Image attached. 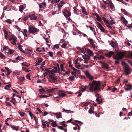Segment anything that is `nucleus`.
I'll return each mask as SVG.
<instances>
[{
    "instance_id": "obj_28",
    "label": "nucleus",
    "mask_w": 132,
    "mask_h": 132,
    "mask_svg": "<svg viewBox=\"0 0 132 132\" xmlns=\"http://www.w3.org/2000/svg\"><path fill=\"white\" fill-rule=\"evenodd\" d=\"M109 2L108 4L109 6L110 7L111 9H112L113 7V5L112 3L109 1H108Z\"/></svg>"
},
{
    "instance_id": "obj_37",
    "label": "nucleus",
    "mask_w": 132,
    "mask_h": 132,
    "mask_svg": "<svg viewBox=\"0 0 132 132\" xmlns=\"http://www.w3.org/2000/svg\"><path fill=\"white\" fill-rule=\"evenodd\" d=\"M103 57L101 56H100L99 55H97L96 56H95L94 57V59H101L102 58H103Z\"/></svg>"
},
{
    "instance_id": "obj_30",
    "label": "nucleus",
    "mask_w": 132,
    "mask_h": 132,
    "mask_svg": "<svg viewBox=\"0 0 132 132\" xmlns=\"http://www.w3.org/2000/svg\"><path fill=\"white\" fill-rule=\"evenodd\" d=\"M89 28L90 29V30L93 31V32L95 36L96 34L95 31V29L94 28L91 27L90 26H89Z\"/></svg>"
},
{
    "instance_id": "obj_33",
    "label": "nucleus",
    "mask_w": 132,
    "mask_h": 132,
    "mask_svg": "<svg viewBox=\"0 0 132 132\" xmlns=\"http://www.w3.org/2000/svg\"><path fill=\"white\" fill-rule=\"evenodd\" d=\"M54 68L55 69L56 71L58 73L60 74L61 73V70H60L59 67H58V68L56 67H55Z\"/></svg>"
},
{
    "instance_id": "obj_34",
    "label": "nucleus",
    "mask_w": 132,
    "mask_h": 132,
    "mask_svg": "<svg viewBox=\"0 0 132 132\" xmlns=\"http://www.w3.org/2000/svg\"><path fill=\"white\" fill-rule=\"evenodd\" d=\"M74 62L75 64V67L76 68H78L80 66V63H78V62L77 61V62H76L75 61Z\"/></svg>"
},
{
    "instance_id": "obj_63",
    "label": "nucleus",
    "mask_w": 132,
    "mask_h": 132,
    "mask_svg": "<svg viewBox=\"0 0 132 132\" xmlns=\"http://www.w3.org/2000/svg\"><path fill=\"white\" fill-rule=\"evenodd\" d=\"M26 77L29 80H30L31 79H30V77L29 75L27 74L26 76Z\"/></svg>"
},
{
    "instance_id": "obj_9",
    "label": "nucleus",
    "mask_w": 132,
    "mask_h": 132,
    "mask_svg": "<svg viewBox=\"0 0 132 132\" xmlns=\"http://www.w3.org/2000/svg\"><path fill=\"white\" fill-rule=\"evenodd\" d=\"M18 83L19 84L21 85L23 83L24 81L25 80L24 77L18 78Z\"/></svg>"
},
{
    "instance_id": "obj_14",
    "label": "nucleus",
    "mask_w": 132,
    "mask_h": 132,
    "mask_svg": "<svg viewBox=\"0 0 132 132\" xmlns=\"http://www.w3.org/2000/svg\"><path fill=\"white\" fill-rule=\"evenodd\" d=\"M55 72L54 70H49L48 71L47 74L49 76V77L54 75V72Z\"/></svg>"
},
{
    "instance_id": "obj_58",
    "label": "nucleus",
    "mask_w": 132,
    "mask_h": 132,
    "mask_svg": "<svg viewBox=\"0 0 132 132\" xmlns=\"http://www.w3.org/2000/svg\"><path fill=\"white\" fill-rule=\"evenodd\" d=\"M5 57L3 55L2 53L0 52V58L2 59H3Z\"/></svg>"
},
{
    "instance_id": "obj_26",
    "label": "nucleus",
    "mask_w": 132,
    "mask_h": 132,
    "mask_svg": "<svg viewBox=\"0 0 132 132\" xmlns=\"http://www.w3.org/2000/svg\"><path fill=\"white\" fill-rule=\"evenodd\" d=\"M113 54V52L111 51H110L109 53L106 55V56L109 58L111 57Z\"/></svg>"
},
{
    "instance_id": "obj_11",
    "label": "nucleus",
    "mask_w": 132,
    "mask_h": 132,
    "mask_svg": "<svg viewBox=\"0 0 132 132\" xmlns=\"http://www.w3.org/2000/svg\"><path fill=\"white\" fill-rule=\"evenodd\" d=\"M63 13L64 15L66 18H67V17L70 16L71 15L70 12L67 10H65L63 12Z\"/></svg>"
},
{
    "instance_id": "obj_54",
    "label": "nucleus",
    "mask_w": 132,
    "mask_h": 132,
    "mask_svg": "<svg viewBox=\"0 0 132 132\" xmlns=\"http://www.w3.org/2000/svg\"><path fill=\"white\" fill-rule=\"evenodd\" d=\"M67 46V44L66 43H64L62 44V47L63 48H65Z\"/></svg>"
},
{
    "instance_id": "obj_35",
    "label": "nucleus",
    "mask_w": 132,
    "mask_h": 132,
    "mask_svg": "<svg viewBox=\"0 0 132 132\" xmlns=\"http://www.w3.org/2000/svg\"><path fill=\"white\" fill-rule=\"evenodd\" d=\"M86 50L87 48H82L80 49L81 52L82 53H84V54L86 53Z\"/></svg>"
},
{
    "instance_id": "obj_7",
    "label": "nucleus",
    "mask_w": 132,
    "mask_h": 132,
    "mask_svg": "<svg viewBox=\"0 0 132 132\" xmlns=\"http://www.w3.org/2000/svg\"><path fill=\"white\" fill-rule=\"evenodd\" d=\"M125 72L126 75H128L131 73L130 68L128 65H126L125 66Z\"/></svg>"
},
{
    "instance_id": "obj_29",
    "label": "nucleus",
    "mask_w": 132,
    "mask_h": 132,
    "mask_svg": "<svg viewBox=\"0 0 132 132\" xmlns=\"http://www.w3.org/2000/svg\"><path fill=\"white\" fill-rule=\"evenodd\" d=\"M47 36H48V37H47V38H45V37H43V38L45 39V40L46 42L47 43V44L49 46H50V44H49L48 43H49V40L48 39V37H49V36L48 35H47Z\"/></svg>"
},
{
    "instance_id": "obj_27",
    "label": "nucleus",
    "mask_w": 132,
    "mask_h": 132,
    "mask_svg": "<svg viewBox=\"0 0 132 132\" xmlns=\"http://www.w3.org/2000/svg\"><path fill=\"white\" fill-rule=\"evenodd\" d=\"M84 55H82V57L84 60H86L87 59H90V57L89 55H86L85 54H84Z\"/></svg>"
},
{
    "instance_id": "obj_10",
    "label": "nucleus",
    "mask_w": 132,
    "mask_h": 132,
    "mask_svg": "<svg viewBox=\"0 0 132 132\" xmlns=\"http://www.w3.org/2000/svg\"><path fill=\"white\" fill-rule=\"evenodd\" d=\"M85 73L86 76L90 80H92L93 79V77L89 73L88 71H86L85 72Z\"/></svg>"
},
{
    "instance_id": "obj_21",
    "label": "nucleus",
    "mask_w": 132,
    "mask_h": 132,
    "mask_svg": "<svg viewBox=\"0 0 132 132\" xmlns=\"http://www.w3.org/2000/svg\"><path fill=\"white\" fill-rule=\"evenodd\" d=\"M101 63L103 68L106 69L109 68V67L107 64L102 62H101Z\"/></svg>"
},
{
    "instance_id": "obj_46",
    "label": "nucleus",
    "mask_w": 132,
    "mask_h": 132,
    "mask_svg": "<svg viewBox=\"0 0 132 132\" xmlns=\"http://www.w3.org/2000/svg\"><path fill=\"white\" fill-rule=\"evenodd\" d=\"M74 79V77L73 76H70L68 78L69 80L70 81H73Z\"/></svg>"
},
{
    "instance_id": "obj_61",
    "label": "nucleus",
    "mask_w": 132,
    "mask_h": 132,
    "mask_svg": "<svg viewBox=\"0 0 132 132\" xmlns=\"http://www.w3.org/2000/svg\"><path fill=\"white\" fill-rule=\"evenodd\" d=\"M96 101L98 102L99 103H101L102 102L100 100V99L98 98L96 99Z\"/></svg>"
},
{
    "instance_id": "obj_41",
    "label": "nucleus",
    "mask_w": 132,
    "mask_h": 132,
    "mask_svg": "<svg viewBox=\"0 0 132 132\" xmlns=\"http://www.w3.org/2000/svg\"><path fill=\"white\" fill-rule=\"evenodd\" d=\"M24 7L23 5H20L19 7V11L22 12V11L24 9Z\"/></svg>"
},
{
    "instance_id": "obj_55",
    "label": "nucleus",
    "mask_w": 132,
    "mask_h": 132,
    "mask_svg": "<svg viewBox=\"0 0 132 132\" xmlns=\"http://www.w3.org/2000/svg\"><path fill=\"white\" fill-rule=\"evenodd\" d=\"M6 22L9 24L11 23V20L9 19H7L6 20Z\"/></svg>"
},
{
    "instance_id": "obj_43",
    "label": "nucleus",
    "mask_w": 132,
    "mask_h": 132,
    "mask_svg": "<svg viewBox=\"0 0 132 132\" xmlns=\"http://www.w3.org/2000/svg\"><path fill=\"white\" fill-rule=\"evenodd\" d=\"M59 45L58 44H56L54 45L53 48V49H58L59 48Z\"/></svg>"
},
{
    "instance_id": "obj_17",
    "label": "nucleus",
    "mask_w": 132,
    "mask_h": 132,
    "mask_svg": "<svg viewBox=\"0 0 132 132\" xmlns=\"http://www.w3.org/2000/svg\"><path fill=\"white\" fill-rule=\"evenodd\" d=\"M121 20L122 22L125 24L126 26H127L128 24V21L126 20L125 18L123 16H121Z\"/></svg>"
},
{
    "instance_id": "obj_62",
    "label": "nucleus",
    "mask_w": 132,
    "mask_h": 132,
    "mask_svg": "<svg viewBox=\"0 0 132 132\" xmlns=\"http://www.w3.org/2000/svg\"><path fill=\"white\" fill-rule=\"evenodd\" d=\"M70 73V71H67L65 72V73H63L62 74L63 75V76H65L66 75H68Z\"/></svg>"
},
{
    "instance_id": "obj_38",
    "label": "nucleus",
    "mask_w": 132,
    "mask_h": 132,
    "mask_svg": "<svg viewBox=\"0 0 132 132\" xmlns=\"http://www.w3.org/2000/svg\"><path fill=\"white\" fill-rule=\"evenodd\" d=\"M11 86V84H9L6 86L4 87L5 89H9Z\"/></svg>"
},
{
    "instance_id": "obj_47",
    "label": "nucleus",
    "mask_w": 132,
    "mask_h": 132,
    "mask_svg": "<svg viewBox=\"0 0 132 132\" xmlns=\"http://www.w3.org/2000/svg\"><path fill=\"white\" fill-rule=\"evenodd\" d=\"M8 52H7L8 54H12L14 52L13 50H8Z\"/></svg>"
},
{
    "instance_id": "obj_16",
    "label": "nucleus",
    "mask_w": 132,
    "mask_h": 132,
    "mask_svg": "<svg viewBox=\"0 0 132 132\" xmlns=\"http://www.w3.org/2000/svg\"><path fill=\"white\" fill-rule=\"evenodd\" d=\"M50 78L51 79L53 80H51L50 79H49V81L51 82H54L57 79L56 77L54 75L50 77Z\"/></svg>"
},
{
    "instance_id": "obj_36",
    "label": "nucleus",
    "mask_w": 132,
    "mask_h": 132,
    "mask_svg": "<svg viewBox=\"0 0 132 132\" xmlns=\"http://www.w3.org/2000/svg\"><path fill=\"white\" fill-rule=\"evenodd\" d=\"M22 46L20 44H18V48L22 52H24V51L23 50L22 48Z\"/></svg>"
},
{
    "instance_id": "obj_59",
    "label": "nucleus",
    "mask_w": 132,
    "mask_h": 132,
    "mask_svg": "<svg viewBox=\"0 0 132 132\" xmlns=\"http://www.w3.org/2000/svg\"><path fill=\"white\" fill-rule=\"evenodd\" d=\"M9 49L6 46H5L3 47V50H8Z\"/></svg>"
},
{
    "instance_id": "obj_8",
    "label": "nucleus",
    "mask_w": 132,
    "mask_h": 132,
    "mask_svg": "<svg viewBox=\"0 0 132 132\" xmlns=\"http://www.w3.org/2000/svg\"><path fill=\"white\" fill-rule=\"evenodd\" d=\"M110 45L113 48H117L118 46V44L117 42L112 41L110 43Z\"/></svg>"
},
{
    "instance_id": "obj_31",
    "label": "nucleus",
    "mask_w": 132,
    "mask_h": 132,
    "mask_svg": "<svg viewBox=\"0 0 132 132\" xmlns=\"http://www.w3.org/2000/svg\"><path fill=\"white\" fill-rule=\"evenodd\" d=\"M29 114L30 116L31 119L34 118L35 120L36 121V119L35 117L33 115L32 113L30 111L29 112Z\"/></svg>"
},
{
    "instance_id": "obj_6",
    "label": "nucleus",
    "mask_w": 132,
    "mask_h": 132,
    "mask_svg": "<svg viewBox=\"0 0 132 132\" xmlns=\"http://www.w3.org/2000/svg\"><path fill=\"white\" fill-rule=\"evenodd\" d=\"M97 26L102 32H105V30L104 28L102 27L101 24L99 22H97Z\"/></svg>"
},
{
    "instance_id": "obj_4",
    "label": "nucleus",
    "mask_w": 132,
    "mask_h": 132,
    "mask_svg": "<svg viewBox=\"0 0 132 132\" xmlns=\"http://www.w3.org/2000/svg\"><path fill=\"white\" fill-rule=\"evenodd\" d=\"M29 30L30 33L32 34L39 31L38 29L32 26H31L29 27Z\"/></svg>"
},
{
    "instance_id": "obj_22",
    "label": "nucleus",
    "mask_w": 132,
    "mask_h": 132,
    "mask_svg": "<svg viewBox=\"0 0 132 132\" xmlns=\"http://www.w3.org/2000/svg\"><path fill=\"white\" fill-rule=\"evenodd\" d=\"M29 16L31 20H35L37 18V16L34 15V14L29 15Z\"/></svg>"
},
{
    "instance_id": "obj_18",
    "label": "nucleus",
    "mask_w": 132,
    "mask_h": 132,
    "mask_svg": "<svg viewBox=\"0 0 132 132\" xmlns=\"http://www.w3.org/2000/svg\"><path fill=\"white\" fill-rule=\"evenodd\" d=\"M58 95L60 97H63L66 95L64 92L62 91L59 92L58 93Z\"/></svg>"
},
{
    "instance_id": "obj_57",
    "label": "nucleus",
    "mask_w": 132,
    "mask_h": 132,
    "mask_svg": "<svg viewBox=\"0 0 132 132\" xmlns=\"http://www.w3.org/2000/svg\"><path fill=\"white\" fill-rule=\"evenodd\" d=\"M48 54L49 55V56L51 57H52L53 56V53L52 52H49L48 53Z\"/></svg>"
},
{
    "instance_id": "obj_1",
    "label": "nucleus",
    "mask_w": 132,
    "mask_h": 132,
    "mask_svg": "<svg viewBox=\"0 0 132 132\" xmlns=\"http://www.w3.org/2000/svg\"><path fill=\"white\" fill-rule=\"evenodd\" d=\"M99 81H93L92 83L89 84L88 87L89 91L92 92L93 91L98 90L100 89Z\"/></svg>"
},
{
    "instance_id": "obj_45",
    "label": "nucleus",
    "mask_w": 132,
    "mask_h": 132,
    "mask_svg": "<svg viewBox=\"0 0 132 132\" xmlns=\"http://www.w3.org/2000/svg\"><path fill=\"white\" fill-rule=\"evenodd\" d=\"M41 122H42V125L43 126V128H45L46 127V124L45 123V122H44L43 121V120H42L41 121Z\"/></svg>"
},
{
    "instance_id": "obj_42",
    "label": "nucleus",
    "mask_w": 132,
    "mask_h": 132,
    "mask_svg": "<svg viewBox=\"0 0 132 132\" xmlns=\"http://www.w3.org/2000/svg\"><path fill=\"white\" fill-rule=\"evenodd\" d=\"M121 10L122 12L124 14L127 15L128 14V13L124 9H121Z\"/></svg>"
},
{
    "instance_id": "obj_12",
    "label": "nucleus",
    "mask_w": 132,
    "mask_h": 132,
    "mask_svg": "<svg viewBox=\"0 0 132 132\" xmlns=\"http://www.w3.org/2000/svg\"><path fill=\"white\" fill-rule=\"evenodd\" d=\"M87 86H82L80 88V90L77 92V93H81L83 92L86 89Z\"/></svg>"
},
{
    "instance_id": "obj_32",
    "label": "nucleus",
    "mask_w": 132,
    "mask_h": 132,
    "mask_svg": "<svg viewBox=\"0 0 132 132\" xmlns=\"http://www.w3.org/2000/svg\"><path fill=\"white\" fill-rule=\"evenodd\" d=\"M3 31L4 33L5 37L6 39H7V37L8 35V34L7 32L5 30L3 29Z\"/></svg>"
},
{
    "instance_id": "obj_53",
    "label": "nucleus",
    "mask_w": 132,
    "mask_h": 132,
    "mask_svg": "<svg viewBox=\"0 0 132 132\" xmlns=\"http://www.w3.org/2000/svg\"><path fill=\"white\" fill-rule=\"evenodd\" d=\"M12 128L13 129V130H15L16 131H17L18 129V128L15 127V126H12Z\"/></svg>"
},
{
    "instance_id": "obj_51",
    "label": "nucleus",
    "mask_w": 132,
    "mask_h": 132,
    "mask_svg": "<svg viewBox=\"0 0 132 132\" xmlns=\"http://www.w3.org/2000/svg\"><path fill=\"white\" fill-rule=\"evenodd\" d=\"M82 59L80 58H78V59H76L75 61V62H77V61L78 62L79 61H82Z\"/></svg>"
},
{
    "instance_id": "obj_40",
    "label": "nucleus",
    "mask_w": 132,
    "mask_h": 132,
    "mask_svg": "<svg viewBox=\"0 0 132 132\" xmlns=\"http://www.w3.org/2000/svg\"><path fill=\"white\" fill-rule=\"evenodd\" d=\"M82 12L84 14H85V15H87V13L84 7H82Z\"/></svg>"
},
{
    "instance_id": "obj_25",
    "label": "nucleus",
    "mask_w": 132,
    "mask_h": 132,
    "mask_svg": "<svg viewBox=\"0 0 132 132\" xmlns=\"http://www.w3.org/2000/svg\"><path fill=\"white\" fill-rule=\"evenodd\" d=\"M96 16V18L97 20L99 21H101V18L99 16V15L97 13H95L94 14Z\"/></svg>"
},
{
    "instance_id": "obj_49",
    "label": "nucleus",
    "mask_w": 132,
    "mask_h": 132,
    "mask_svg": "<svg viewBox=\"0 0 132 132\" xmlns=\"http://www.w3.org/2000/svg\"><path fill=\"white\" fill-rule=\"evenodd\" d=\"M48 97V96L46 95H40L39 96L41 98H46Z\"/></svg>"
},
{
    "instance_id": "obj_64",
    "label": "nucleus",
    "mask_w": 132,
    "mask_h": 132,
    "mask_svg": "<svg viewBox=\"0 0 132 132\" xmlns=\"http://www.w3.org/2000/svg\"><path fill=\"white\" fill-rule=\"evenodd\" d=\"M39 91L40 92L42 93L43 92H44L45 91V90L43 88H42L39 89Z\"/></svg>"
},
{
    "instance_id": "obj_60",
    "label": "nucleus",
    "mask_w": 132,
    "mask_h": 132,
    "mask_svg": "<svg viewBox=\"0 0 132 132\" xmlns=\"http://www.w3.org/2000/svg\"><path fill=\"white\" fill-rule=\"evenodd\" d=\"M18 113L21 116H23L24 115V113L23 112H19Z\"/></svg>"
},
{
    "instance_id": "obj_19",
    "label": "nucleus",
    "mask_w": 132,
    "mask_h": 132,
    "mask_svg": "<svg viewBox=\"0 0 132 132\" xmlns=\"http://www.w3.org/2000/svg\"><path fill=\"white\" fill-rule=\"evenodd\" d=\"M37 59V60L36 62H37V60L38 62L36 63V65H35V66H37V65L40 64V63L42 61V59L41 57H39Z\"/></svg>"
},
{
    "instance_id": "obj_5",
    "label": "nucleus",
    "mask_w": 132,
    "mask_h": 132,
    "mask_svg": "<svg viewBox=\"0 0 132 132\" xmlns=\"http://www.w3.org/2000/svg\"><path fill=\"white\" fill-rule=\"evenodd\" d=\"M102 19L107 27L109 29H111L112 27L110 25V23H109V21L108 20H106V18H105L103 17Z\"/></svg>"
},
{
    "instance_id": "obj_15",
    "label": "nucleus",
    "mask_w": 132,
    "mask_h": 132,
    "mask_svg": "<svg viewBox=\"0 0 132 132\" xmlns=\"http://www.w3.org/2000/svg\"><path fill=\"white\" fill-rule=\"evenodd\" d=\"M53 114L55 115L57 118H62L61 114L60 112L58 113H53Z\"/></svg>"
},
{
    "instance_id": "obj_50",
    "label": "nucleus",
    "mask_w": 132,
    "mask_h": 132,
    "mask_svg": "<svg viewBox=\"0 0 132 132\" xmlns=\"http://www.w3.org/2000/svg\"><path fill=\"white\" fill-rule=\"evenodd\" d=\"M109 23L110 24H116V22L113 21V20H111L110 22H109Z\"/></svg>"
},
{
    "instance_id": "obj_3",
    "label": "nucleus",
    "mask_w": 132,
    "mask_h": 132,
    "mask_svg": "<svg viewBox=\"0 0 132 132\" xmlns=\"http://www.w3.org/2000/svg\"><path fill=\"white\" fill-rule=\"evenodd\" d=\"M9 40L12 44L15 45L17 41V38L15 36L11 35L9 38Z\"/></svg>"
},
{
    "instance_id": "obj_2",
    "label": "nucleus",
    "mask_w": 132,
    "mask_h": 132,
    "mask_svg": "<svg viewBox=\"0 0 132 132\" xmlns=\"http://www.w3.org/2000/svg\"><path fill=\"white\" fill-rule=\"evenodd\" d=\"M125 55L124 52L120 51L114 56V59L116 60H120Z\"/></svg>"
},
{
    "instance_id": "obj_48",
    "label": "nucleus",
    "mask_w": 132,
    "mask_h": 132,
    "mask_svg": "<svg viewBox=\"0 0 132 132\" xmlns=\"http://www.w3.org/2000/svg\"><path fill=\"white\" fill-rule=\"evenodd\" d=\"M22 70L23 71H25L27 72H28L30 71V70H29L25 68L24 67H22Z\"/></svg>"
},
{
    "instance_id": "obj_44",
    "label": "nucleus",
    "mask_w": 132,
    "mask_h": 132,
    "mask_svg": "<svg viewBox=\"0 0 132 132\" xmlns=\"http://www.w3.org/2000/svg\"><path fill=\"white\" fill-rule=\"evenodd\" d=\"M23 59V58L21 56H19L15 58V59L16 60H22Z\"/></svg>"
},
{
    "instance_id": "obj_23",
    "label": "nucleus",
    "mask_w": 132,
    "mask_h": 132,
    "mask_svg": "<svg viewBox=\"0 0 132 132\" xmlns=\"http://www.w3.org/2000/svg\"><path fill=\"white\" fill-rule=\"evenodd\" d=\"M46 3L45 2H43L40 4L39 5L40 8L44 7L46 5Z\"/></svg>"
},
{
    "instance_id": "obj_39",
    "label": "nucleus",
    "mask_w": 132,
    "mask_h": 132,
    "mask_svg": "<svg viewBox=\"0 0 132 132\" xmlns=\"http://www.w3.org/2000/svg\"><path fill=\"white\" fill-rule=\"evenodd\" d=\"M51 126L53 127H55L57 126V125L56 124L55 121H54L51 123Z\"/></svg>"
},
{
    "instance_id": "obj_20",
    "label": "nucleus",
    "mask_w": 132,
    "mask_h": 132,
    "mask_svg": "<svg viewBox=\"0 0 132 132\" xmlns=\"http://www.w3.org/2000/svg\"><path fill=\"white\" fill-rule=\"evenodd\" d=\"M36 51L39 52H45V50L43 47H38L36 48Z\"/></svg>"
},
{
    "instance_id": "obj_56",
    "label": "nucleus",
    "mask_w": 132,
    "mask_h": 132,
    "mask_svg": "<svg viewBox=\"0 0 132 132\" xmlns=\"http://www.w3.org/2000/svg\"><path fill=\"white\" fill-rule=\"evenodd\" d=\"M88 40L90 42V44H92L94 43L93 40V39H88Z\"/></svg>"
},
{
    "instance_id": "obj_52",
    "label": "nucleus",
    "mask_w": 132,
    "mask_h": 132,
    "mask_svg": "<svg viewBox=\"0 0 132 132\" xmlns=\"http://www.w3.org/2000/svg\"><path fill=\"white\" fill-rule=\"evenodd\" d=\"M73 9H74V11H73V12L74 13L76 14V15H78V13H77V10L76 9L75 7H73Z\"/></svg>"
},
{
    "instance_id": "obj_13",
    "label": "nucleus",
    "mask_w": 132,
    "mask_h": 132,
    "mask_svg": "<svg viewBox=\"0 0 132 132\" xmlns=\"http://www.w3.org/2000/svg\"><path fill=\"white\" fill-rule=\"evenodd\" d=\"M125 85L126 86V87H127V88H126L125 87H124L125 90L127 91H128L131 90L132 89V87L130 84H127L126 83Z\"/></svg>"
},
{
    "instance_id": "obj_24",
    "label": "nucleus",
    "mask_w": 132,
    "mask_h": 132,
    "mask_svg": "<svg viewBox=\"0 0 132 132\" xmlns=\"http://www.w3.org/2000/svg\"><path fill=\"white\" fill-rule=\"evenodd\" d=\"M86 53H87L88 55L89 56H92L93 54V53L89 49H87L86 50Z\"/></svg>"
}]
</instances>
